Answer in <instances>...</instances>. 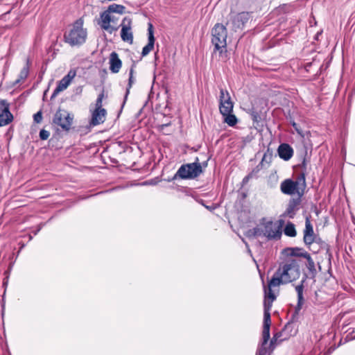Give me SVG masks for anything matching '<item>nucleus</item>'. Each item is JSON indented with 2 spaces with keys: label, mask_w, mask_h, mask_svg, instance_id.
Wrapping results in <instances>:
<instances>
[{
  "label": "nucleus",
  "mask_w": 355,
  "mask_h": 355,
  "mask_svg": "<svg viewBox=\"0 0 355 355\" xmlns=\"http://www.w3.org/2000/svg\"><path fill=\"white\" fill-rule=\"evenodd\" d=\"M87 32L83 28V20L77 19L64 34V40L71 46H80L86 41Z\"/></svg>",
  "instance_id": "obj_2"
},
{
  "label": "nucleus",
  "mask_w": 355,
  "mask_h": 355,
  "mask_svg": "<svg viewBox=\"0 0 355 355\" xmlns=\"http://www.w3.org/2000/svg\"><path fill=\"white\" fill-rule=\"evenodd\" d=\"M118 21L119 17L106 10L101 13L98 24L102 29L112 33L118 30Z\"/></svg>",
  "instance_id": "obj_8"
},
{
  "label": "nucleus",
  "mask_w": 355,
  "mask_h": 355,
  "mask_svg": "<svg viewBox=\"0 0 355 355\" xmlns=\"http://www.w3.org/2000/svg\"><path fill=\"white\" fill-rule=\"evenodd\" d=\"M250 176V175L247 176V177H245L243 180L244 181H248V179L249 178Z\"/></svg>",
  "instance_id": "obj_36"
},
{
  "label": "nucleus",
  "mask_w": 355,
  "mask_h": 355,
  "mask_svg": "<svg viewBox=\"0 0 355 355\" xmlns=\"http://www.w3.org/2000/svg\"><path fill=\"white\" fill-rule=\"evenodd\" d=\"M269 339H270V338H268L266 340V341H264L263 331H262L260 345L258 347L256 355H268L267 345H268V342Z\"/></svg>",
  "instance_id": "obj_22"
},
{
  "label": "nucleus",
  "mask_w": 355,
  "mask_h": 355,
  "mask_svg": "<svg viewBox=\"0 0 355 355\" xmlns=\"http://www.w3.org/2000/svg\"><path fill=\"white\" fill-rule=\"evenodd\" d=\"M295 207L296 203L295 200L291 201L288 205V207L284 213L285 216H288L289 218H293L295 214Z\"/></svg>",
  "instance_id": "obj_25"
},
{
  "label": "nucleus",
  "mask_w": 355,
  "mask_h": 355,
  "mask_svg": "<svg viewBox=\"0 0 355 355\" xmlns=\"http://www.w3.org/2000/svg\"><path fill=\"white\" fill-rule=\"evenodd\" d=\"M249 19L250 14L248 12H243L234 15L232 19L234 30L241 28Z\"/></svg>",
  "instance_id": "obj_17"
},
{
  "label": "nucleus",
  "mask_w": 355,
  "mask_h": 355,
  "mask_svg": "<svg viewBox=\"0 0 355 355\" xmlns=\"http://www.w3.org/2000/svg\"><path fill=\"white\" fill-rule=\"evenodd\" d=\"M202 173L200 163H191L182 165L178 169L176 175L182 179H193Z\"/></svg>",
  "instance_id": "obj_9"
},
{
  "label": "nucleus",
  "mask_w": 355,
  "mask_h": 355,
  "mask_svg": "<svg viewBox=\"0 0 355 355\" xmlns=\"http://www.w3.org/2000/svg\"><path fill=\"white\" fill-rule=\"evenodd\" d=\"M227 37L226 27L221 24H216L211 29V44L214 45V53H218L220 58L227 57Z\"/></svg>",
  "instance_id": "obj_3"
},
{
  "label": "nucleus",
  "mask_w": 355,
  "mask_h": 355,
  "mask_svg": "<svg viewBox=\"0 0 355 355\" xmlns=\"http://www.w3.org/2000/svg\"><path fill=\"white\" fill-rule=\"evenodd\" d=\"M284 232V234L288 236L294 237L296 236V230L295 225L291 223H288L286 224Z\"/></svg>",
  "instance_id": "obj_26"
},
{
  "label": "nucleus",
  "mask_w": 355,
  "mask_h": 355,
  "mask_svg": "<svg viewBox=\"0 0 355 355\" xmlns=\"http://www.w3.org/2000/svg\"><path fill=\"white\" fill-rule=\"evenodd\" d=\"M350 334H351V338L349 339L354 340L355 339V330H354Z\"/></svg>",
  "instance_id": "obj_34"
},
{
  "label": "nucleus",
  "mask_w": 355,
  "mask_h": 355,
  "mask_svg": "<svg viewBox=\"0 0 355 355\" xmlns=\"http://www.w3.org/2000/svg\"><path fill=\"white\" fill-rule=\"evenodd\" d=\"M273 287L270 286V283L268 282V288H265V297H264V315H263V337L264 341L268 338H270V327L271 324L270 319V309L272 305V302L276 299L275 294L273 293L272 288Z\"/></svg>",
  "instance_id": "obj_5"
},
{
  "label": "nucleus",
  "mask_w": 355,
  "mask_h": 355,
  "mask_svg": "<svg viewBox=\"0 0 355 355\" xmlns=\"http://www.w3.org/2000/svg\"><path fill=\"white\" fill-rule=\"evenodd\" d=\"M301 272L300 263L295 258L287 259L279 266L270 280V287H277L281 284H287L297 279Z\"/></svg>",
  "instance_id": "obj_1"
},
{
  "label": "nucleus",
  "mask_w": 355,
  "mask_h": 355,
  "mask_svg": "<svg viewBox=\"0 0 355 355\" xmlns=\"http://www.w3.org/2000/svg\"><path fill=\"white\" fill-rule=\"evenodd\" d=\"M73 116L64 110L59 109L55 114L53 123L60 126L63 130H69L71 128Z\"/></svg>",
  "instance_id": "obj_10"
},
{
  "label": "nucleus",
  "mask_w": 355,
  "mask_h": 355,
  "mask_svg": "<svg viewBox=\"0 0 355 355\" xmlns=\"http://www.w3.org/2000/svg\"><path fill=\"white\" fill-rule=\"evenodd\" d=\"M107 112L105 110H94L92 112L90 125L96 126L104 123Z\"/></svg>",
  "instance_id": "obj_16"
},
{
  "label": "nucleus",
  "mask_w": 355,
  "mask_h": 355,
  "mask_svg": "<svg viewBox=\"0 0 355 355\" xmlns=\"http://www.w3.org/2000/svg\"><path fill=\"white\" fill-rule=\"evenodd\" d=\"M234 104L231 101L229 92L223 89L220 90V106L219 110L222 115H227L233 111Z\"/></svg>",
  "instance_id": "obj_11"
},
{
  "label": "nucleus",
  "mask_w": 355,
  "mask_h": 355,
  "mask_svg": "<svg viewBox=\"0 0 355 355\" xmlns=\"http://www.w3.org/2000/svg\"><path fill=\"white\" fill-rule=\"evenodd\" d=\"M76 75V71L75 69L69 70L68 73L59 81L56 88L53 92V96H55L60 92L66 89L70 85L72 80L75 78Z\"/></svg>",
  "instance_id": "obj_15"
},
{
  "label": "nucleus",
  "mask_w": 355,
  "mask_h": 355,
  "mask_svg": "<svg viewBox=\"0 0 355 355\" xmlns=\"http://www.w3.org/2000/svg\"><path fill=\"white\" fill-rule=\"evenodd\" d=\"M283 254L286 257H303L306 260V268L312 275L316 274L315 262L310 254L304 249L300 248H287L283 250Z\"/></svg>",
  "instance_id": "obj_7"
},
{
  "label": "nucleus",
  "mask_w": 355,
  "mask_h": 355,
  "mask_svg": "<svg viewBox=\"0 0 355 355\" xmlns=\"http://www.w3.org/2000/svg\"><path fill=\"white\" fill-rule=\"evenodd\" d=\"M148 42L143 48L142 52H141V55L144 57L147 55L154 48L155 37H154V33H153V26L151 24H148Z\"/></svg>",
  "instance_id": "obj_18"
},
{
  "label": "nucleus",
  "mask_w": 355,
  "mask_h": 355,
  "mask_svg": "<svg viewBox=\"0 0 355 355\" xmlns=\"http://www.w3.org/2000/svg\"><path fill=\"white\" fill-rule=\"evenodd\" d=\"M50 136V133L49 131L46 130H41L40 132V137L42 140H46Z\"/></svg>",
  "instance_id": "obj_32"
},
{
  "label": "nucleus",
  "mask_w": 355,
  "mask_h": 355,
  "mask_svg": "<svg viewBox=\"0 0 355 355\" xmlns=\"http://www.w3.org/2000/svg\"><path fill=\"white\" fill-rule=\"evenodd\" d=\"M133 73H134V69L132 67L130 70V74H129V80H128V88L126 89V94H125V97L128 96V94H129V92H130V89L131 88V87L132 86V85L135 83V78H134L133 76Z\"/></svg>",
  "instance_id": "obj_29"
},
{
  "label": "nucleus",
  "mask_w": 355,
  "mask_h": 355,
  "mask_svg": "<svg viewBox=\"0 0 355 355\" xmlns=\"http://www.w3.org/2000/svg\"><path fill=\"white\" fill-rule=\"evenodd\" d=\"M305 187V177L304 175L302 173L295 181L291 179L284 180L280 184V189L284 194L289 196L297 194L301 196L303 194Z\"/></svg>",
  "instance_id": "obj_6"
},
{
  "label": "nucleus",
  "mask_w": 355,
  "mask_h": 355,
  "mask_svg": "<svg viewBox=\"0 0 355 355\" xmlns=\"http://www.w3.org/2000/svg\"><path fill=\"white\" fill-rule=\"evenodd\" d=\"M271 159H272V155L270 153H264L263 158L261 159V162L256 168V171H259L263 166H265L266 164H267L268 166L271 162Z\"/></svg>",
  "instance_id": "obj_24"
},
{
  "label": "nucleus",
  "mask_w": 355,
  "mask_h": 355,
  "mask_svg": "<svg viewBox=\"0 0 355 355\" xmlns=\"http://www.w3.org/2000/svg\"><path fill=\"white\" fill-rule=\"evenodd\" d=\"M224 117V122L230 126H234L237 123V119L235 115L232 113L227 114V115H223Z\"/></svg>",
  "instance_id": "obj_27"
},
{
  "label": "nucleus",
  "mask_w": 355,
  "mask_h": 355,
  "mask_svg": "<svg viewBox=\"0 0 355 355\" xmlns=\"http://www.w3.org/2000/svg\"><path fill=\"white\" fill-rule=\"evenodd\" d=\"M121 27V37L123 42L129 44L133 42V33L132 31V19L129 17H124L120 25Z\"/></svg>",
  "instance_id": "obj_13"
},
{
  "label": "nucleus",
  "mask_w": 355,
  "mask_h": 355,
  "mask_svg": "<svg viewBox=\"0 0 355 355\" xmlns=\"http://www.w3.org/2000/svg\"><path fill=\"white\" fill-rule=\"evenodd\" d=\"M12 119V114L9 109V103L6 100H0V126L8 125Z\"/></svg>",
  "instance_id": "obj_14"
},
{
  "label": "nucleus",
  "mask_w": 355,
  "mask_h": 355,
  "mask_svg": "<svg viewBox=\"0 0 355 355\" xmlns=\"http://www.w3.org/2000/svg\"><path fill=\"white\" fill-rule=\"evenodd\" d=\"M306 281V279L304 278L299 285H297L295 288V291L297 294V309L300 310L304 304V299L303 297V291H304V284Z\"/></svg>",
  "instance_id": "obj_21"
},
{
  "label": "nucleus",
  "mask_w": 355,
  "mask_h": 355,
  "mask_svg": "<svg viewBox=\"0 0 355 355\" xmlns=\"http://www.w3.org/2000/svg\"><path fill=\"white\" fill-rule=\"evenodd\" d=\"M249 235L263 236L268 239H278L282 235V225L278 222L263 221L259 227L248 232Z\"/></svg>",
  "instance_id": "obj_4"
},
{
  "label": "nucleus",
  "mask_w": 355,
  "mask_h": 355,
  "mask_svg": "<svg viewBox=\"0 0 355 355\" xmlns=\"http://www.w3.org/2000/svg\"><path fill=\"white\" fill-rule=\"evenodd\" d=\"M33 119L35 123H40L42 119V112L40 111L37 112L36 114H34Z\"/></svg>",
  "instance_id": "obj_33"
},
{
  "label": "nucleus",
  "mask_w": 355,
  "mask_h": 355,
  "mask_svg": "<svg viewBox=\"0 0 355 355\" xmlns=\"http://www.w3.org/2000/svg\"><path fill=\"white\" fill-rule=\"evenodd\" d=\"M316 236L313 232V226L309 218H306L305 229L304 230V242L309 248V250L313 253H318V249H313L311 245L315 243Z\"/></svg>",
  "instance_id": "obj_12"
},
{
  "label": "nucleus",
  "mask_w": 355,
  "mask_h": 355,
  "mask_svg": "<svg viewBox=\"0 0 355 355\" xmlns=\"http://www.w3.org/2000/svg\"><path fill=\"white\" fill-rule=\"evenodd\" d=\"M28 72L29 67L27 64L26 66L24 67L23 69L21 70L20 73L19 75V78L15 80V84L17 85L19 83L21 80H24L27 78Z\"/></svg>",
  "instance_id": "obj_28"
},
{
  "label": "nucleus",
  "mask_w": 355,
  "mask_h": 355,
  "mask_svg": "<svg viewBox=\"0 0 355 355\" xmlns=\"http://www.w3.org/2000/svg\"><path fill=\"white\" fill-rule=\"evenodd\" d=\"M293 125L294 127H295V126H296V123H293Z\"/></svg>",
  "instance_id": "obj_37"
},
{
  "label": "nucleus",
  "mask_w": 355,
  "mask_h": 355,
  "mask_svg": "<svg viewBox=\"0 0 355 355\" xmlns=\"http://www.w3.org/2000/svg\"><path fill=\"white\" fill-rule=\"evenodd\" d=\"M278 154L280 158L288 161L292 157L293 150L288 144H282L278 148Z\"/></svg>",
  "instance_id": "obj_19"
},
{
  "label": "nucleus",
  "mask_w": 355,
  "mask_h": 355,
  "mask_svg": "<svg viewBox=\"0 0 355 355\" xmlns=\"http://www.w3.org/2000/svg\"><path fill=\"white\" fill-rule=\"evenodd\" d=\"M312 248L313 249H318L319 250V247L317 245V243H314L312 245H311Z\"/></svg>",
  "instance_id": "obj_35"
},
{
  "label": "nucleus",
  "mask_w": 355,
  "mask_h": 355,
  "mask_svg": "<svg viewBox=\"0 0 355 355\" xmlns=\"http://www.w3.org/2000/svg\"><path fill=\"white\" fill-rule=\"evenodd\" d=\"M103 98H104V93L103 92L98 96V98L96 101L94 110H105L104 108L102 107V103H103Z\"/></svg>",
  "instance_id": "obj_30"
},
{
  "label": "nucleus",
  "mask_w": 355,
  "mask_h": 355,
  "mask_svg": "<svg viewBox=\"0 0 355 355\" xmlns=\"http://www.w3.org/2000/svg\"><path fill=\"white\" fill-rule=\"evenodd\" d=\"M110 69L112 73H118L121 67L122 62L116 52H112L110 57Z\"/></svg>",
  "instance_id": "obj_20"
},
{
  "label": "nucleus",
  "mask_w": 355,
  "mask_h": 355,
  "mask_svg": "<svg viewBox=\"0 0 355 355\" xmlns=\"http://www.w3.org/2000/svg\"><path fill=\"white\" fill-rule=\"evenodd\" d=\"M107 10L114 15V13L122 15L125 12V7L123 5L113 3L110 5Z\"/></svg>",
  "instance_id": "obj_23"
},
{
  "label": "nucleus",
  "mask_w": 355,
  "mask_h": 355,
  "mask_svg": "<svg viewBox=\"0 0 355 355\" xmlns=\"http://www.w3.org/2000/svg\"><path fill=\"white\" fill-rule=\"evenodd\" d=\"M279 338V335L278 334H276L273 336V337L270 340L269 347H271V350H272L275 348V347L276 345V342Z\"/></svg>",
  "instance_id": "obj_31"
}]
</instances>
